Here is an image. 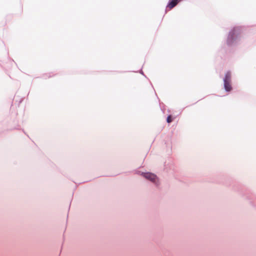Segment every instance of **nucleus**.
I'll list each match as a JSON object with an SVG mask.
<instances>
[{
    "label": "nucleus",
    "instance_id": "nucleus-5",
    "mask_svg": "<svg viewBox=\"0 0 256 256\" xmlns=\"http://www.w3.org/2000/svg\"><path fill=\"white\" fill-rule=\"evenodd\" d=\"M231 80V73L228 72L226 73L224 78V82H230Z\"/></svg>",
    "mask_w": 256,
    "mask_h": 256
},
{
    "label": "nucleus",
    "instance_id": "nucleus-1",
    "mask_svg": "<svg viewBox=\"0 0 256 256\" xmlns=\"http://www.w3.org/2000/svg\"><path fill=\"white\" fill-rule=\"evenodd\" d=\"M240 30L238 28H234L232 32L230 34L228 39V44H231L232 43L234 40V39L236 36L240 34Z\"/></svg>",
    "mask_w": 256,
    "mask_h": 256
},
{
    "label": "nucleus",
    "instance_id": "nucleus-6",
    "mask_svg": "<svg viewBox=\"0 0 256 256\" xmlns=\"http://www.w3.org/2000/svg\"><path fill=\"white\" fill-rule=\"evenodd\" d=\"M172 116L171 115H170L168 116L167 118V119H166V122H168V123H170L171 122H172Z\"/></svg>",
    "mask_w": 256,
    "mask_h": 256
},
{
    "label": "nucleus",
    "instance_id": "nucleus-3",
    "mask_svg": "<svg viewBox=\"0 0 256 256\" xmlns=\"http://www.w3.org/2000/svg\"><path fill=\"white\" fill-rule=\"evenodd\" d=\"M179 2V0H171L168 4L167 8H169V10L172 9L176 6Z\"/></svg>",
    "mask_w": 256,
    "mask_h": 256
},
{
    "label": "nucleus",
    "instance_id": "nucleus-4",
    "mask_svg": "<svg viewBox=\"0 0 256 256\" xmlns=\"http://www.w3.org/2000/svg\"><path fill=\"white\" fill-rule=\"evenodd\" d=\"M224 86L225 90L228 92L230 91L232 89L230 82H224Z\"/></svg>",
    "mask_w": 256,
    "mask_h": 256
},
{
    "label": "nucleus",
    "instance_id": "nucleus-2",
    "mask_svg": "<svg viewBox=\"0 0 256 256\" xmlns=\"http://www.w3.org/2000/svg\"><path fill=\"white\" fill-rule=\"evenodd\" d=\"M144 176L148 180L154 182L156 179V176L153 174L152 173H146L144 174Z\"/></svg>",
    "mask_w": 256,
    "mask_h": 256
}]
</instances>
